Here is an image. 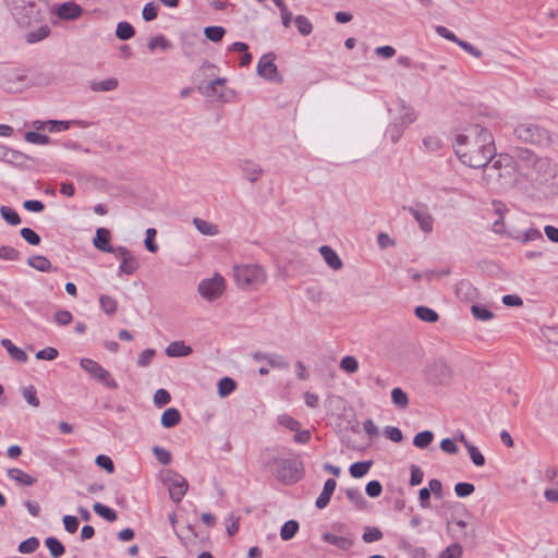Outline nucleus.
Here are the masks:
<instances>
[{
    "mask_svg": "<svg viewBox=\"0 0 558 558\" xmlns=\"http://www.w3.org/2000/svg\"><path fill=\"white\" fill-rule=\"evenodd\" d=\"M110 232L106 228H98L94 238V245L101 252L111 253L114 247L110 245Z\"/></svg>",
    "mask_w": 558,
    "mask_h": 558,
    "instance_id": "16",
    "label": "nucleus"
},
{
    "mask_svg": "<svg viewBox=\"0 0 558 558\" xmlns=\"http://www.w3.org/2000/svg\"><path fill=\"white\" fill-rule=\"evenodd\" d=\"M493 158L490 165L483 166V180L486 184H496L500 187L513 184L518 173L514 159L507 154H500Z\"/></svg>",
    "mask_w": 558,
    "mask_h": 558,
    "instance_id": "2",
    "label": "nucleus"
},
{
    "mask_svg": "<svg viewBox=\"0 0 558 558\" xmlns=\"http://www.w3.org/2000/svg\"><path fill=\"white\" fill-rule=\"evenodd\" d=\"M323 539L340 549L347 550L353 545V541L350 537L339 536L332 533H325Z\"/></svg>",
    "mask_w": 558,
    "mask_h": 558,
    "instance_id": "22",
    "label": "nucleus"
},
{
    "mask_svg": "<svg viewBox=\"0 0 558 558\" xmlns=\"http://www.w3.org/2000/svg\"><path fill=\"white\" fill-rule=\"evenodd\" d=\"M1 217L11 226H17L21 223L20 215L9 206L0 207Z\"/></svg>",
    "mask_w": 558,
    "mask_h": 558,
    "instance_id": "35",
    "label": "nucleus"
},
{
    "mask_svg": "<svg viewBox=\"0 0 558 558\" xmlns=\"http://www.w3.org/2000/svg\"><path fill=\"white\" fill-rule=\"evenodd\" d=\"M1 345L8 351L9 355L21 363H25L27 361V354L24 350L16 347L10 339H2Z\"/></svg>",
    "mask_w": 558,
    "mask_h": 558,
    "instance_id": "21",
    "label": "nucleus"
},
{
    "mask_svg": "<svg viewBox=\"0 0 558 558\" xmlns=\"http://www.w3.org/2000/svg\"><path fill=\"white\" fill-rule=\"evenodd\" d=\"M365 490L371 498H376L381 494L383 486L378 481H371L367 483Z\"/></svg>",
    "mask_w": 558,
    "mask_h": 558,
    "instance_id": "64",
    "label": "nucleus"
},
{
    "mask_svg": "<svg viewBox=\"0 0 558 558\" xmlns=\"http://www.w3.org/2000/svg\"><path fill=\"white\" fill-rule=\"evenodd\" d=\"M135 34L134 27L129 22H119L116 28V36L121 40H129Z\"/></svg>",
    "mask_w": 558,
    "mask_h": 558,
    "instance_id": "29",
    "label": "nucleus"
},
{
    "mask_svg": "<svg viewBox=\"0 0 558 558\" xmlns=\"http://www.w3.org/2000/svg\"><path fill=\"white\" fill-rule=\"evenodd\" d=\"M336 486H337V483L333 478H328L325 482L323 492L320 493V495L318 496V498L316 499V502H315V506L318 509H324L328 506L330 498L336 489Z\"/></svg>",
    "mask_w": 558,
    "mask_h": 558,
    "instance_id": "17",
    "label": "nucleus"
},
{
    "mask_svg": "<svg viewBox=\"0 0 558 558\" xmlns=\"http://www.w3.org/2000/svg\"><path fill=\"white\" fill-rule=\"evenodd\" d=\"M170 400L171 396L166 389L160 388L154 395V402L159 408L168 404Z\"/></svg>",
    "mask_w": 558,
    "mask_h": 558,
    "instance_id": "57",
    "label": "nucleus"
},
{
    "mask_svg": "<svg viewBox=\"0 0 558 558\" xmlns=\"http://www.w3.org/2000/svg\"><path fill=\"white\" fill-rule=\"evenodd\" d=\"M372 464V461H361L353 463L350 466L351 476L355 478L363 477L369 471Z\"/></svg>",
    "mask_w": 558,
    "mask_h": 558,
    "instance_id": "32",
    "label": "nucleus"
},
{
    "mask_svg": "<svg viewBox=\"0 0 558 558\" xmlns=\"http://www.w3.org/2000/svg\"><path fill=\"white\" fill-rule=\"evenodd\" d=\"M340 368L347 373H355L359 368L357 360L352 355H347L340 361Z\"/></svg>",
    "mask_w": 558,
    "mask_h": 558,
    "instance_id": "47",
    "label": "nucleus"
},
{
    "mask_svg": "<svg viewBox=\"0 0 558 558\" xmlns=\"http://www.w3.org/2000/svg\"><path fill=\"white\" fill-rule=\"evenodd\" d=\"M27 264H28V266H31L32 268H34L38 271L49 272L52 270V265H51L50 260L46 256H43V255L31 256L27 259Z\"/></svg>",
    "mask_w": 558,
    "mask_h": 558,
    "instance_id": "25",
    "label": "nucleus"
},
{
    "mask_svg": "<svg viewBox=\"0 0 558 558\" xmlns=\"http://www.w3.org/2000/svg\"><path fill=\"white\" fill-rule=\"evenodd\" d=\"M471 312L476 319L483 320V322L489 320L494 316L492 311H489L488 308H486L484 306H480V305H472Z\"/></svg>",
    "mask_w": 558,
    "mask_h": 558,
    "instance_id": "49",
    "label": "nucleus"
},
{
    "mask_svg": "<svg viewBox=\"0 0 558 558\" xmlns=\"http://www.w3.org/2000/svg\"><path fill=\"white\" fill-rule=\"evenodd\" d=\"M405 129L407 128L400 124L398 121L392 120L387 129V135L392 143H397L401 138Z\"/></svg>",
    "mask_w": 558,
    "mask_h": 558,
    "instance_id": "39",
    "label": "nucleus"
},
{
    "mask_svg": "<svg viewBox=\"0 0 558 558\" xmlns=\"http://www.w3.org/2000/svg\"><path fill=\"white\" fill-rule=\"evenodd\" d=\"M25 141L36 145H48L50 143V138L47 135L34 131L26 132Z\"/></svg>",
    "mask_w": 558,
    "mask_h": 558,
    "instance_id": "46",
    "label": "nucleus"
},
{
    "mask_svg": "<svg viewBox=\"0 0 558 558\" xmlns=\"http://www.w3.org/2000/svg\"><path fill=\"white\" fill-rule=\"evenodd\" d=\"M362 538L365 543H373L383 538V532L378 527H367Z\"/></svg>",
    "mask_w": 558,
    "mask_h": 558,
    "instance_id": "55",
    "label": "nucleus"
},
{
    "mask_svg": "<svg viewBox=\"0 0 558 558\" xmlns=\"http://www.w3.org/2000/svg\"><path fill=\"white\" fill-rule=\"evenodd\" d=\"M39 547V541L37 537L32 536L27 539L23 541L19 545V551L21 554H33L35 553Z\"/></svg>",
    "mask_w": 558,
    "mask_h": 558,
    "instance_id": "41",
    "label": "nucleus"
},
{
    "mask_svg": "<svg viewBox=\"0 0 558 558\" xmlns=\"http://www.w3.org/2000/svg\"><path fill=\"white\" fill-rule=\"evenodd\" d=\"M5 3L21 27H28L43 19L37 0H5Z\"/></svg>",
    "mask_w": 558,
    "mask_h": 558,
    "instance_id": "3",
    "label": "nucleus"
},
{
    "mask_svg": "<svg viewBox=\"0 0 558 558\" xmlns=\"http://www.w3.org/2000/svg\"><path fill=\"white\" fill-rule=\"evenodd\" d=\"M475 490V487L471 483H458L454 485V492L459 497H468L472 495Z\"/></svg>",
    "mask_w": 558,
    "mask_h": 558,
    "instance_id": "59",
    "label": "nucleus"
},
{
    "mask_svg": "<svg viewBox=\"0 0 558 558\" xmlns=\"http://www.w3.org/2000/svg\"><path fill=\"white\" fill-rule=\"evenodd\" d=\"M99 304L101 310L108 315L114 314L118 307L117 301L107 294L100 295Z\"/></svg>",
    "mask_w": 558,
    "mask_h": 558,
    "instance_id": "40",
    "label": "nucleus"
},
{
    "mask_svg": "<svg viewBox=\"0 0 558 558\" xmlns=\"http://www.w3.org/2000/svg\"><path fill=\"white\" fill-rule=\"evenodd\" d=\"M409 213L414 217L418 223L420 229L425 233H430L434 227V218L428 213L425 205H417L416 207H409Z\"/></svg>",
    "mask_w": 558,
    "mask_h": 558,
    "instance_id": "13",
    "label": "nucleus"
},
{
    "mask_svg": "<svg viewBox=\"0 0 558 558\" xmlns=\"http://www.w3.org/2000/svg\"><path fill=\"white\" fill-rule=\"evenodd\" d=\"M236 286L242 290L255 289L266 282L264 268L256 264H242L233 267Z\"/></svg>",
    "mask_w": 558,
    "mask_h": 558,
    "instance_id": "4",
    "label": "nucleus"
},
{
    "mask_svg": "<svg viewBox=\"0 0 558 558\" xmlns=\"http://www.w3.org/2000/svg\"><path fill=\"white\" fill-rule=\"evenodd\" d=\"M193 225L196 228V230L204 235L214 236L219 233V229L216 225L208 222L204 219L194 218Z\"/></svg>",
    "mask_w": 558,
    "mask_h": 558,
    "instance_id": "26",
    "label": "nucleus"
},
{
    "mask_svg": "<svg viewBox=\"0 0 558 558\" xmlns=\"http://www.w3.org/2000/svg\"><path fill=\"white\" fill-rule=\"evenodd\" d=\"M181 421V414L178 409L169 408L167 409L160 418V423L165 428H171L177 426Z\"/></svg>",
    "mask_w": 558,
    "mask_h": 558,
    "instance_id": "23",
    "label": "nucleus"
},
{
    "mask_svg": "<svg viewBox=\"0 0 558 558\" xmlns=\"http://www.w3.org/2000/svg\"><path fill=\"white\" fill-rule=\"evenodd\" d=\"M453 149L459 160L471 168L486 166L496 153L492 133L478 124L470 126L462 134H458Z\"/></svg>",
    "mask_w": 558,
    "mask_h": 558,
    "instance_id": "1",
    "label": "nucleus"
},
{
    "mask_svg": "<svg viewBox=\"0 0 558 558\" xmlns=\"http://www.w3.org/2000/svg\"><path fill=\"white\" fill-rule=\"evenodd\" d=\"M468 452L470 454V458L472 460V462L476 465V466H483L485 464V458L484 456L481 453V451L477 449V447H475L474 445H472L471 447H469L468 449Z\"/></svg>",
    "mask_w": 558,
    "mask_h": 558,
    "instance_id": "61",
    "label": "nucleus"
},
{
    "mask_svg": "<svg viewBox=\"0 0 558 558\" xmlns=\"http://www.w3.org/2000/svg\"><path fill=\"white\" fill-rule=\"evenodd\" d=\"M111 253L121 262L119 267L120 272L131 276L140 268L138 260L126 247L117 246Z\"/></svg>",
    "mask_w": 558,
    "mask_h": 558,
    "instance_id": "11",
    "label": "nucleus"
},
{
    "mask_svg": "<svg viewBox=\"0 0 558 558\" xmlns=\"http://www.w3.org/2000/svg\"><path fill=\"white\" fill-rule=\"evenodd\" d=\"M241 168L245 178L250 182H256L263 173L262 168L257 163H254L248 160L243 161Z\"/></svg>",
    "mask_w": 558,
    "mask_h": 558,
    "instance_id": "24",
    "label": "nucleus"
},
{
    "mask_svg": "<svg viewBox=\"0 0 558 558\" xmlns=\"http://www.w3.org/2000/svg\"><path fill=\"white\" fill-rule=\"evenodd\" d=\"M299 531V523L295 520L287 521L280 530V537L283 541H289L295 536Z\"/></svg>",
    "mask_w": 558,
    "mask_h": 558,
    "instance_id": "30",
    "label": "nucleus"
},
{
    "mask_svg": "<svg viewBox=\"0 0 558 558\" xmlns=\"http://www.w3.org/2000/svg\"><path fill=\"white\" fill-rule=\"evenodd\" d=\"M20 258L21 254L16 248L9 245L0 246V259L14 262Z\"/></svg>",
    "mask_w": 558,
    "mask_h": 558,
    "instance_id": "45",
    "label": "nucleus"
},
{
    "mask_svg": "<svg viewBox=\"0 0 558 558\" xmlns=\"http://www.w3.org/2000/svg\"><path fill=\"white\" fill-rule=\"evenodd\" d=\"M23 397L26 402L32 407H39V399L37 397V392L34 386H28L23 389Z\"/></svg>",
    "mask_w": 558,
    "mask_h": 558,
    "instance_id": "52",
    "label": "nucleus"
},
{
    "mask_svg": "<svg viewBox=\"0 0 558 558\" xmlns=\"http://www.w3.org/2000/svg\"><path fill=\"white\" fill-rule=\"evenodd\" d=\"M198 293L207 301L220 298L225 291V279L216 274L213 278L203 279L197 287Z\"/></svg>",
    "mask_w": 558,
    "mask_h": 558,
    "instance_id": "8",
    "label": "nucleus"
},
{
    "mask_svg": "<svg viewBox=\"0 0 558 558\" xmlns=\"http://www.w3.org/2000/svg\"><path fill=\"white\" fill-rule=\"evenodd\" d=\"M434 434L430 430H424L414 436L413 445L420 449H424L430 445Z\"/></svg>",
    "mask_w": 558,
    "mask_h": 558,
    "instance_id": "37",
    "label": "nucleus"
},
{
    "mask_svg": "<svg viewBox=\"0 0 558 558\" xmlns=\"http://www.w3.org/2000/svg\"><path fill=\"white\" fill-rule=\"evenodd\" d=\"M58 350L52 348V347H48L46 349H43V350H39L37 353H36V359L38 360H46V361H53L54 359L58 357Z\"/></svg>",
    "mask_w": 558,
    "mask_h": 558,
    "instance_id": "62",
    "label": "nucleus"
},
{
    "mask_svg": "<svg viewBox=\"0 0 558 558\" xmlns=\"http://www.w3.org/2000/svg\"><path fill=\"white\" fill-rule=\"evenodd\" d=\"M95 462L99 468H102L108 473L114 472V464L110 457L105 456V454H99V456H97Z\"/></svg>",
    "mask_w": 558,
    "mask_h": 558,
    "instance_id": "60",
    "label": "nucleus"
},
{
    "mask_svg": "<svg viewBox=\"0 0 558 558\" xmlns=\"http://www.w3.org/2000/svg\"><path fill=\"white\" fill-rule=\"evenodd\" d=\"M119 86V81L116 77H108L102 81H90L89 88L95 93L100 92H111L117 89Z\"/></svg>",
    "mask_w": 558,
    "mask_h": 558,
    "instance_id": "20",
    "label": "nucleus"
},
{
    "mask_svg": "<svg viewBox=\"0 0 558 558\" xmlns=\"http://www.w3.org/2000/svg\"><path fill=\"white\" fill-rule=\"evenodd\" d=\"M319 253L324 258L325 263L332 270H340L343 266V263L337 252L328 245H323L319 247Z\"/></svg>",
    "mask_w": 558,
    "mask_h": 558,
    "instance_id": "15",
    "label": "nucleus"
},
{
    "mask_svg": "<svg viewBox=\"0 0 558 558\" xmlns=\"http://www.w3.org/2000/svg\"><path fill=\"white\" fill-rule=\"evenodd\" d=\"M153 453L155 458L162 464L168 465L170 464L172 457L169 450L155 446L153 447Z\"/></svg>",
    "mask_w": 558,
    "mask_h": 558,
    "instance_id": "48",
    "label": "nucleus"
},
{
    "mask_svg": "<svg viewBox=\"0 0 558 558\" xmlns=\"http://www.w3.org/2000/svg\"><path fill=\"white\" fill-rule=\"evenodd\" d=\"M389 112L392 113L393 121H398L405 128L416 120L414 109L402 99H399L396 102V107L389 109Z\"/></svg>",
    "mask_w": 558,
    "mask_h": 558,
    "instance_id": "12",
    "label": "nucleus"
},
{
    "mask_svg": "<svg viewBox=\"0 0 558 558\" xmlns=\"http://www.w3.org/2000/svg\"><path fill=\"white\" fill-rule=\"evenodd\" d=\"M20 234L31 245L40 244V236L31 228H22Z\"/></svg>",
    "mask_w": 558,
    "mask_h": 558,
    "instance_id": "50",
    "label": "nucleus"
},
{
    "mask_svg": "<svg viewBox=\"0 0 558 558\" xmlns=\"http://www.w3.org/2000/svg\"><path fill=\"white\" fill-rule=\"evenodd\" d=\"M414 313L417 318L427 323H436L439 319V315L434 310L427 306H417L414 310Z\"/></svg>",
    "mask_w": 558,
    "mask_h": 558,
    "instance_id": "27",
    "label": "nucleus"
},
{
    "mask_svg": "<svg viewBox=\"0 0 558 558\" xmlns=\"http://www.w3.org/2000/svg\"><path fill=\"white\" fill-rule=\"evenodd\" d=\"M225 33L226 29L222 26H207L204 29L205 36L214 43L220 41Z\"/></svg>",
    "mask_w": 558,
    "mask_h": 558,
    "instance_id": "43",
    "label": "nucleus"
},
{
    "mask_svg": "<svg viewBox=\"0 0 558 558\" xmlns=\"http://www.w3.org/2000/svg\"><path fill=\"white\" fill-rule=\"evenodd\" d=\"M147 47L151 52L157 48L168 50L171 47V43L163 35H157L149 39Z\"/></svg>",
    "mask_w": 558,
    "mask_h": 558,
    "instance_id": "38",
    "label": "nucleus"
},
{
    "mask_svg": "<svg viewBox=\"0 0 558 558\" xmlns=\"http://www.w3.org/2000/svg\"><path fill=\"white\" fill-rule=\"evenodd\" d=\"M192 352V348L184 341H173L166 348V354L170 357L189 356Z\"/></svg>",
    "mask_w": 558,
    "mask_h": 558,
    "instance_id": "19",
    "label": "nucleus"
},
{
    "mask_svg": "<svg viewBox=\"0 0 558 558\" xmlns=\"http://www.w3.org/2000/svg\"><path fill=\"white\" fill-rule=\"evenodd\" d=\"M392 403L399 409H407L409 397L401 388H393L391 391Z\"/></svg>",
    "mask_w": 558,
    "mask_h": 558,
    "instance_id": "31",
    "label": "nucleus"
},
{
    "mask_svg": "<svg viewBox=\"0 0 558 558\" xmlns=\"http://www.w3.org/2000/svg\"><path fill=\"white\" fill-rule=\"evenodd\" d=\"M163 482L168 483L171 500L180 502L187 492V481L182 475L168 470L165 474Z\"/></svg>",
    "mask_w": 558,
    "mask_h": 558,
    "instance_id": "9",
    "label": "nucleus"
},
{
    "mask_svg": "<svg viewBox=\"0 0 558 558\" xmlns=\"http://www.w3.org/2000/svg\"><path fill=\"white\" fill-rule=\"evenodd\" d=\"M155 354H156V351L154 349H146V350L142 351L141 354L138 355V359L136 362L137 366L145 367V366L149 365L151 363Z\"/></svg>",
    "mask_w": 558,
    "mask_h": 558,
    "instance_id": "58",
    "label": "nucleus"
},
{
    "mask_svg": "<svg viewBox=\"0 0 558 558\" xmlns=\"http://www.w3.org/2000/svg\"><path fill=\"white\" fill-rule=\"evenodd\" d=\"M294 22L301 35L307 36L312 33L313 25L306 16L298 15L294 19Z\"/></svg>",
    "mask_w": 558,
    "mask_h": 558,
    "instance_id": "42",
    "label": "nucleus"
},
{
    "mask_svg": "<svg viewBox=\"0 0 558 558\" xmlns=\"http://www.w3.org/2000/svg\"><path fill=\"white\" fill-rule=\"evenodd\" d=\"M156 233L157 232L154 228H148L146 230V238H145L144 243H145V247L150 253H156L158 251V245L155 242Z\"/></svg>",
    "mask_w": 558,
    "mask_h": 558,
    "instance_id": "54",
    "label": "nucleus"
},
{
    "mask_svg": "<svg viewBox=\"0 0 558 558\" xmlns=\"http://www.w3.org/2000/svg\"><path fill=\"white\" fill-rule=\"evenodd\" d=\"M53 12L64 21H75L77 20L82 13L83 9L80 4L74 1H66L59 4Z\"/></svg>",
    "mask_w": 558,
    "mask_h": 558,
    "instance_id": "14",
    "label": "nucleus"
},
{
    "mask_svg": "<svg viewBox=\"0 0 558 558\" xmlns=\"http://www.w3.org/2000/svg\"><path fill=\"white\" fill-rule=\"evenodd\" d=\"M49 34H50L49 26L43 25L38 29H36L34 32H29L26 35V41L28 44H35V43H38V41L47 38L49 36Z\"/></svg>",
    "mask_w": 558,
    "mask_h": 558,
    "instance_id": "36",
    "label": "nucleus"
},
{
    "mask_svg": "<svg viewBox=\"0 0 558 558\" xmlns=\"http://www.w3.org/2000/svg\"><path fill=\"white\" fill-rule=\"evenodd\" d=\"M80 365L94 379L100 381L106 387L113 389V390L118 388V383L116 381V379L98 362H96L92 359L83 357L80 361Z\"/></svg>",
    "mask_w": 558,
    "mask_h": 558,
    "instance_id": "7",
    "label": "nucleus"
},
{
    "mask_svg": "<svg viewBox=\"0 0 558 558\" xmlns=\"http://www.w3.org/2000/svg\"><path fill=\"white\" fill-rule=\"evenodd\" d=\"M236 388V383L230 377H223L218 383V393L220 397H227Z\"/></svg>",
    "mask_w": 558,
    "mask_h": 558,
    "instance_id": "34",
    "label": "nucleus"
},
{
    "mask_svg": "<svg viewBox=\"0 0 558 558\" xmlns=\"http://www.w3.org/2000/svg\"><path fill=\"white\" fill-rule=\"evenodd\" d=\"M533 180L539 185H551L558 177V163L549 158H538L533 163Z\"/></svg>",
    "mask_w": 558,
    "mask_h": 558,
    "instance_id": "6",
    "label": "nucleus"
},
{
    "mask_svg": "<svg viewBox=\"0 0 558 558\" xmlns=\"http://www.w3.org/2000/svg\"><path fill=\"white\" fill-rule=\"evenodd\" d=\"M277 465L276 476L278 481L286 485L299 482L303 475L302 462L295 459H276Z\"/></svg>",
    "mask_w": 558,
    "mask_h": 558,
    "instance_id": "5",
    "label": "nucleus"
},
{
    "mask_svg": "<svg viewBox=\"0 0 558 558\" xmlns=\"http://www.w3.org/2000/svg\"><path fill=\"white\" fill-rule=\"evenodd\" d=\"M93 510L98 515H100L101 518H104L105 520H107L109 522H113L117 520V512L113 509H111L100 502L94 504Z\"/></svg>",
    "mask_w": 558,
    "mask_h": 558,
    "instance_id": "33",
    "label": "nucleus"
},
{
    "mask_svg": "<svg viewBox=\"0 0 558 558\" xmlns=\"http://www.w3.org/2000/svg\"><path fill=\"white\" fill-rule=\"evenodd\" d=\"M278 422L292 432H299L301 427V423L288 414L280 415Z\"/></svg>",
    "mask_w": 558,
    "mask_h": 558,
    "instance_id": "51",
    "label": "nucleus"
},
{
    "mask_svg": "<svg viewBox=\"0 0 558 558\" xmlns=\"http://www.w3.org/2000/svg\"><path fill=\"white\" fill-rule=\"evenodd\" d=\"M274 53L263 54L257 63V74L268 81L281 82L282 77L278 74V68L275 63Z\"/></svg>",
    "mask_w": 558,
    "mask_h": 558,
    "instance_id": "10",
    "label": "nucleus"
},
{
    "mask_svg": "<svg viewBox=\"0 0 558 558\" xmlns=\"http://www.w3.org/2000/svg\"><path fill=\"white\" fill-rule=\"evenodd\" d=\"M8 476L20 486H32L36 483V478L21 469L12 468L8 470Z\"/></svg>",
    "mask_w": 558,
    "mask_h": 558,
    "instance_id": "18",
    "label": "nucleus"
},
{
    "mask_svg": "<svg viewBox=\"0 0 558 558\" xmlns=\"http://www.w3.org/2000/svg\"><path fill=\"white\" fill-rule=\"evenodd\" d=\"M143 19L147 22L155 20L158 15V5L154 2H148L144 5L142 11Z\"/></svg>",
    "mask_w": 558,
    "mask_h": 558,
    "instance_id": "56",
    "label": "nucleus"
},
{
    "mask_svg": "<svg viewBox=\"0 0 558 558\" xmlns=\"http://www.w3.org/2000/svg\"><path fill=\"white\" fill-rule=\"evenodd\" d=\"M267 364L272 368L287 369L289 362L279 354H268L266 359Z\"/></svg>",
    "mask_w": 558,
    "mask_h": 558,
    "instance_id": "44",
    "label": "nucleus"
},
{
    "mask_svg": "<svg viewBox=\"0 0 558 558\" xmlns=\"http://www.w3.org/2000/svg\"><path fill=\"white\" fill-rule=\"evenodd\" d=\"M462 547L459 544H452L441 551L439 558H461Z\"/></svg>",
    "mask_w": 558,
    "mask_h": 558,
    "instance_id": "53",
    "label": "nucleus"
},
{
    "mask_svg": "<svg viewBox=\"0 0 558 558\" xmlns=\"http://www.w3.org/2000/svg\"><path fill=\"white\" fill-rule=\"evenodd\" d=\"M45 543H46V546L48 547L49 553L52 556V558H59L65 551L63 544L57 537H53V536L47 537Z\"/></svg>",
    "mask_w": 558,
    "mask_h": 558,
    "instance_id": "28",
    "label": "nucleus"
},
{
    "mask_svg": "<svg viewBox=\"0 0 558 558\" xmlns=\"http://www.w3.org/2000/svg\"><path fill=\"white\" fill-rule=\"evenodd\" d=\"M73 319L71 312L66 310H60L54 314V320L60 326L69 325Z\"/></svg>",
    "mask_w": 558,
    "mask_h": 558,
    "instance_id": "63",
    "label": "nucleus"
}]
</instances>
